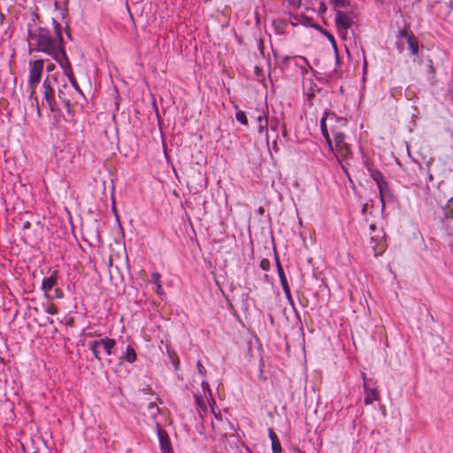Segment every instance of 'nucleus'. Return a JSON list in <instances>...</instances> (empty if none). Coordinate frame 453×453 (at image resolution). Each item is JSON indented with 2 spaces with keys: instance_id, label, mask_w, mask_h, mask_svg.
<instances>
[{
  "instance_id": "nucleus-1",
  "label": "nucleus",
  "mask_w": 453,
  "mask_h": 453,
  "mask_svg": "<svg viewBox=\"0 0 453 453\" xmlns=\"http://www.w3.org/2000/svg\"><path fill=\"white\" fill-rule=\"evenodd\" d=\"M52 24L53 31L36 24H27L29 53L42 52L51 58L64 47L61 25L54 19Z\"/></svg>"
},
{
  "instance_id": "nucleus-2",
  "label": "nucleus",
  "mask_w": 453,
  "mask_h": 453,
  "mask_svg": "<svg viewBox=\"0 0 453 453\" xmlns=\"http://www.w3.org/2000/svg\"><path fill=\"white\" fill-rule=\"evenodd\" d=\"M327 122L337 123L344 125L345 119L337 117L334 112H326V115L320 119V129L324 139L326 140L327 149L329 151H333V141L330 136V127H327Z\"/></svg>"
},
{
  "instance_id": "nucleus-3",
  "label": "nucleus",
  "mask_w": 453,
  "mask_h": 453,
  "mask_svg": "<svg viewBox=\"0 0 453 453\" xmlns=\"http://www.w3.org/2000/svg\"><path fill=\"white\" fill-rule=\"evenodd\" d=\"M54 83L58 84L56 75H48L42 82L43 97L51 111H55L57 110V100L53 87Z\"/></svg>"
},
{
  "instance_id": "nucleus-4",
  "label": "nucleus",
  "mask_w": 453,
  "mask_h": 453,
  "mask_svg": "<svg viewBox=\"0 0 453 453\" xmlns=\"http://www.w3.org/2000/svg\"><path fill=\"white\" fill-rule=\"evenodd\" d=\"M43 68L44 61L42 59L29 61L28 84L32 88L30 97H33L35 94L34 88L41 81Z\"/></svg>"
},
{
  "instance_id": "nucleus-5",
  "label": "nucleus",
  "mask_w": 453,
  "mask_h": 453,
  "mask_svg": "<svg viewBox=\"0 0 453 453\" xmlns=\"http://www.w3.org/2000/svg\"><path fill=\"white\" fill-rule=\"evenodd\" d=\"M363 387L365 393L364 399L365 405H370L379 400V393L372 380H368L365 372L362 373Z\"/></svg>"
},
{
  "instance_id": "nucleus-6",
  "label": "nucleus",
  "mask_w": 453,
  "mask_h": 453,
  "mask_svg": "<svg viewBox=\"0 0 453 453\" xmlns=\"http://www.w3.org/2000/svg\"><path fill=\"white\" fill-rule=\"evenodd\" d=\"M334 23L340 34H346L353 24V17L347 12L338 11L335 13Z\"/></svg>"
},
{
  "instance_id": "nucleus-7",
  "label": "nucleus",
  "mask_w": 453,
  "mask_h": 453,
  "mask_svg": "<svg viewBox=\"0 0 453 453\" xmlns=\"http://www.w3.org/2000/svg\"><path fill=\"white\" fill-rule=\"evenodd\" d=\"M50 276L47 278H44L42 282L41 289L44 292V296L51 300L53 297L49 294V292L55 288L58 283V270H49Z\"/></svg>"
},
{
  "instance_id": "nucleus-8",
  "label": "nucleus",
  "mask_w": 453,
  "mask_h": 453,
  "mask_svg": "<svg viewBox=\"0 0 453 453\" xmlns=\"http://www.w3.org/2000/svg\"><path fill=\"white\" fill-rule=\"evenodd\" d=\"M157 434L159 441V446L162 453H173L171 444L170 437L165 430H164L160 424L156 422Z\"/></svg>"
},
{
  "instance_id": "nucleus-9",
  "label": "nucleus",
  "mask_w": 453,
  "mask_h": 453,
  "mask_svg": "<svg viewBox=\"0 0 453 453\" xmlns=\"http://www.w3.org/2000/svg\"><path fill=\"white\" fill-rule=\"evenodd\" d=\"M258 112V115L256 117V121L257 123V132L259 134H265L266 142L269 144V134H268V126H269V118H268V110H256Z\"/></svg>"
},
{
  "instance_id": "nucleus-10",
  "label": "nucleus",
  "mask_w": 453,
  "mask_h": 453,
  "mask_svg": "<svg viewBox=\"0 0 453 453\" xmlns=\"http://www.w3.org/2000/svg\"><path fill=\"white\" fill-rule=\"evenodd\" d=\"M56 62H58L62 68L65 75L68 78L73 75L72 65L67 58L65 48L63 47L55 55L51 57Z\"/></svg>"
},
{
  "instance_id": "nucleus-11",
  "label": "nucleus",
  "mask_w": 453,
  "mask_h": 453,
  "mask_svg": "<svg viewBox=\"0 0 453 453\" xmlns=\"http://www.w3.org/2000/svg\"><path fill=\"white\" fill-rule=\"evenodd\" d=\"M291 62L301 70V73L303 75L307 74L309 70L311 68L308 60L304 57H302V56H296L294 58L284 57V58H283L284 65H288V63H291Z\"/></svg>"
},
{
  "instance_id": "nucleus-12",
  "label": "nucleus",
  "mask_w": 453,
  "mask_h": 453,
  "mask_svg": "<svg viewBox=\"0 0 453 453\" xmlns=\"http://www.w3.org/2000/svg\"><path fill=\"white\" fill-rule=\"evenodd\" d=\"M332 154L333 158H334L339 165L342 166V168L344 170V166L342 165L343 160H348L352 157V152L350 150L349 145L347 143L343 147H341L339 150H334V148L333 147V151H330Z\"/></svg>"
},
{
  "instance_id": "nucleus-13",
  "label": "nucleus",
  "mask_w": 453,
  "mask_h": 453,
  "mask_svg": "<svg viewBox=\"0 0 453 453\" xmlns=\"http://www.w3.org/2000/svg\"><path fill=\"white\" fill-rule=\"evenodd\" d=\"M373 179L378 186L380 197L381 202V211L385 210L384 193L388 189V182L384 180L381 173H378L373 176Z\"/></svg>"
},
{
  "instance_id": "nucleus-14",
  "label": "nucleus",
  "mask_w": 453,
  "mask_h": 453,
  "mask_svg": "<svg viewBox=\"0 0 453 453\" xmlns=\"http://www.w3.org/2000/svg\"><path fill=\"white\" fill-rule=\"evenodd\" d=\"M330 130L334 137L333 144L334 143V150H337L347 144L345 142L346 135L342 132L337 130V128L332 125L330 126Z\"/></svg>"
},
{
  "instance_id": "nucleus-15",
  "label": "nucleus",
  "mask_w": 453,
  "mask_h": 453,
  "mask_svg": "<svg viewBox=\"0 0 453 453\" xmlns=\"http://www.w3.org/2000/svg\"><path fill=\"white\" fill-rule=\"evenodd\" d=\"M151 279L152 282L156 285V294L160 297L161 300H164L165 293L163 289L160 273L157 272H153L151 273Z\"/></svg>"
},
{
  "instance_id": "nucleus-16",
  "label": "nucleus",
  "mask_w": 453,
  "mask_h": 453,
  "mask_svg": "<svg viewBox=\"0 0 453 453\" xmlns=\"http://www.w3.org/2000/svg\"><path fill=\"white\" fill-rule=\"evenodd\" d=\"M137 358L136 351L134 348L131 345H127L126 348V351L119 357L121 361H126L129 364H133L135 362Z\"/></svg>"
},
{
  "instance_id": "nucleus-17",
  "label": "nucleus",
  "mask_w": 453,
  "mask_h": 453,
  "mask_svg": "<svg viewBox=\"0 0 453 453\" xmlns=\"http://www.w3.org/2000/svg\"><path fill=\"white\" fill-rule=\"evenodd\" d=\"M194 397H195L196 403L198 406L199 410L202 412L206 413L208 411V406H209L208 403L211 401V398L208 399V397H207L205 400V399H203V397L202 396V395L200 393L194 394Z\"/></svg>"
},
{
  "instance_id": "nucleus-18",
  "label": "nucleus",
  "mask_w": 453,
  "mask_h": 453,
  "mask_svg": "<svg viewBox=\"0 0 453 453\" xmlns=\"http://www.w3.org/2000/svg\"><path fill=\"white\" fill-rule=\"evenodd\" d=\"M330 3L334 5L335 13H337L338 11L347 12L350 6L349 0H330Z\"/></svg>"
},
{
  "instance_id": "nucleus-19",
  "label": "nucleus",
  "mask_w": 453,
  "mask_h": 453,
  "mask_svg": "<svg viewBox=\"0 0 453 453\" xmlns=\"http://www.w3.org/2000/svg\"><path fill=\"white\" fill-rule=\"evenodd\" d=\"M102 348L104 349L106 355L111 356L113 354V349L116 346V341L112 338L104 337V342H102Z\"/></svg>"
},
{
  "instance_id": "nucleus-20",
  "label": "nucleus",
  "mask_w": 453,
  "mask_h": 453,
  "mask_svg": "<svg viewBox=\"0 0 453 453\" xmlns=\"http://www.w3.org/2000/svg\"><path fill=\"white\" fill-rule=\"evenodd\" d=\"M276 266H277V273L280 278V281L282 288L289 287L287 277H286L284 270H283V267H282L280 260L278 259V257H276Z\"/></svg>"
},
{
  "instance_id": "nucleus-21",
  "label": "nucleus",
  "mask_w": 453,
  "mask_h": 453,
  "mask_svg": "<svg viewBox=\"0 0 453 453\" xmlns=\"http://www.w3.org/2000/svg\"><path fill=\"white\" fill-rule=\"evenodd\" d=\"M58 99L64 104L66 112L69 115H73V111L71 108V99L68 96H66V95L64 94L63 91H59Z\"/></svg>"
},
{
  "instance_id": "nucleus-22",
  "label": "nucleus",
  "mask_w": 453,
  "mask_h": 453,
  "mask_svg": "<svg viewBox=\"0 0 453 453\" xmlns=\"http://www.w3.org/2000/svg\"><path fill=\"white\" fill-rule=\"evenodd\" d=\"M409 50H411L412 55H418V42L413 35L411 38L407 40Z\"/></svg>"
},
{
  "instance_id": "nucleus-23",
  "label": "nucleus",
  "mask_w": 453,
  "mask_h": 453,
  "mask_svg": "<svg viewBox=\"0 0 453 453\" xmlns=\"http://www.w3.org/2000/svg\"><path fill=\"white\" fill-rule=\"evenodd\" d=\"M235 119L238 122L244 126L249 124L248 118L243 111L238 110L235 113Z\"/></svg>"
},
{
  "instance_id": "nucleus-24",
  "label": "nucleus",
  "mask_w": 453,
  "mask_h": 453,
  "mask_svg": "<svg viewBox=\"0 0 453 453\" xmlns=\"http://www.w3.org/2000/svg\"><path fill=\"white\" fill-rule=\"evenodd\" d=\"M59 91H63L64 94L66 95L70 98V94L72 92V88L68 86L65 80L63 81V83L61 85H58V94Z\"/></svg>"
},
{
  "instance_id": "nucleus-25",
  "label": "nucleus",
  "mask_w": 453,
  "mask_h": 453,
  "mask_svg": "<svg viewBox=\"0 0 453 453\" xmlns=\"http://www.w3.org/2000/svg\"><path fill=\"white\" fill-rule=\"evenodd\" d=\"M208 403H209V407L211 408V411L213 414V416L215 417V418H217L218 420H221L222 418H221L220 411H217L216 408H215V405H216L215 400L211 399V401Z\"/></svg>"
},
{
  "instance_id": "nucleus-26",
  "label": "nucleus",
  "mask_w": 453,
  "mask_h": 453,
  "mask_svg": "<svg viewBox=\"0 0 453 453\" xmlns=\"http://www.w3.org/2000/svg\"><path fill=\"white\" fill-rule=\"evenodd\" d=\"M445 216L448 219H453V197H451L447 203L445 208Z\"/></svg>"
},
{
  "instance_id": "nucleus-27",
  "label": "nucleus",
  "mask_w": 453,
  "mask_h": 453,
  "mask_svg": "<svg viewBox=\"0 0 453 453\" xmlns=\"http://www.w3.org/2000/svg\"><path fill=\"white\" fill-rule=\"evenodd\" d=\"M148 411H149V412H150L151 417L156 418V416L159 412V408H158V406L156 403H150L148 404Z\"/></svg>"
},
{
  "instance_id": "nucleus-28",
  "label": "nucleus",
  "mask_w": 453,
  "mask_h": 453,
  "mask_svg": "<svg viewBox=\"0 0 453 453\" xmlns=\"http://www.w3.org/2000/svg\"><path fill=\"white\" fill-rule=\"evenodd\" d=\"M413 35H414V34L411 31H410L408 29H405V28L400 30L399 33H398V37L399 38H403L406 41L408 39L411 38Z\"/></svg>"
},
{
  "instance_id": "nucleus-29",
  "label": "nucleus",
  "mask_w": 453,
  "mask_h": 453,
  "mask_svg": "<svg viewBox=\"0 0 453 453\" xmlns=\"http://www.w3.org/2000/svg\"><path fill=\"white\" fill-rule=\"evenodd\" d=\"M201 386H202V388H203V391L205 398H207V393H208V395L211 397V399H213L212 396H211V390L210 388V386H209V384L204 380H202Z\"/></svg>"
},
{
  "instance_id": "nucleus-30",
  "label": "nucleus",
  "mask_w": 453,
  "mask_h": 453,
  "mask_svg": "<svg viewBox=\"0 0 453 453\" xmlns=\"http://www.w3.org/2000/svg\"><path fill=\"white\" fill-rule=\"evenodd\" d=\"M272 449L273 453H282V449L279 439L273 440V441H272Z\"/></svg>"
},
{
  "instance_id": "nucleus-31",
  "label": "nucleus",
  "mask_w": 453,
  "mask_h": 453,
  "mask_svg": "<svg viewBox=\"0 0 453 453\" xmlns=\"http://www.w3.org/2000/svg\"><path fill=\"white\" fill-rule=\"evenodd\" d=\"M72 85V88H74L78 93L82 94L81 89L80 88L78 82L74 77V74L67 78Z\"/></svg>"
},
{
  "instance_id": "nucleus-32",
  "label": "nucleus",
  "mask_w": 453,
  "mask_h": 453,
  "mask_svg": "<svg viewBox=\"0 0 453 453\" xmlns=\"http://www.w3.org/2000/svg\"><path fill=\"white\" fill-rule=\"evenodd\" d=\"M104 342V338H101L99 340H95V341H90L88 342V346L89 349H98L99 347H102L103 343Z\"/></svg>"
},
{
  "instance_id": "nucleus-33",
  "label": "nucleus",
  "mask_w": 453,
  "mask_h": 453,
  "mask_svg": "<svg viewBox=\"0 0 453 453\" xmlns=\"http://www.w3.org/2000/svg\"><path fill=\"white\" fill-rule=\"evenodd\" d=\"M280 125V121L277 118H273L271 120H269V127L272 131H277Z\"/></svg>"
},
{
  "instance_id": "nucleus-34",
  "label": "nucleus",
  "mask_w": 453,
  "mask_h": 453,
  "mask_svg": "<svg viewBox=\"0 0 453 453\" xmlns=\"http://www.w3.org/2000/svg\"><path fill=\"white\" fill-rule=\"evenodd\" d=\"M196 369H197L198 373H199L203 378H204V377L206 376V369H205V367L202 365L201 361H197V363H196Z\"/></svg>"
},
{
  "instance_id": "nucleus-35",
  "label": "nucleus",
  "mask_w": 453,
  "mask_h": 453,
  "mask_svg": "<svg viewBox=\"0 0 453 453\" xmlns=\"http://www.w3.org/2000/svg\"><path fill=\"white\" fill-rule=\"evenodd\" d=\"M45 312L50 315H56V314H58V310L54 304H51L45 309Z\"/></svg>"
},
{
  "instance_id": "nucleus-36",
  "label": "nucleus",
  "mask_w": 453,
  "mask_h": 453,
  "mask_svg": "<svg viewBox=\"0 0 453 453\" xmlns=\"http://www.w3.org/2000/svg\"><path fill=\"white\" fill-rule=\"evenodd\" d=\"M282 289L284 291L287 300L289 302L290 304H293L294 302L290 292V287L284 288Z\"/></svg>"
},
{
  "instance_id": "nucleus-37",
  "label": "nucleus",
  "mask_w": 453,
  "mask_h": 453,
  "mask_svg": "<svg viewBox=\"0 0 453 453\" xmlns=\"http://www.w3.org/2000/svg\"><path fill=\"white\" fill-rule=\"evenodd\" d=\"M54 297L57 298V299H61L64 297V292L61 288H54Z\"/></svg>"
},
{
  "instance_id": "nucleus-38",
  "label": "nucleus",
  "mask_w": 453,
  "mask_h": 453,
  "mask_svg": "<svg viewBox=\"0 0 453 453\" xmlns=\"http://www.w3.org/2000/svg\"><path fill=\"white\" fill-rule=\"evenodd\" d=\"M89 349L92 351L95 358L97 359L99 362H102V357L100 355L98 349L95 348V349Z\"/></svg>"
},
{
  "instance_id": "nucleus-39",
  "label": "nucleus",
  "mask_w": 453,
  "mask_h": 453,
  "mask_svg": "<svg viewBox=\"0 0 453 453\" xmlns=\"http://www.w3.org/2000/svg\"><path fill=\"white\" fill-rule=\"evenodd\" d=\"M278 138H279V135L277 134L275 140L272 142V146L270 147V150H273L275 152L279 151V147H278V142H277Z\"/></svg>"
},
{
  "instance_id": "nucleus-40",
  "label": "nucleus",
  "mask_w": 453,
  "mask_h": 453,
  "mask_svg": "<svg viewBox=\"0 0 453 453\" xmlns=\"http://www.w3.org/2000/svg\"><path fill=\"white\" fill-rule=\"evenodd\" d=\"M268 435H269V438H270L271 441H273V440H278L277 434H275V432L272 428L268 429Z\"/></svg>"
},
{
  "instance_id": "nucleus-41",
  "label": "nucleus",
  "mask_w": 453,
  "mask_h": 453,
  "mask_svg": "<svg viewBox=\"0 0 453 453\" xmlns=\"http://www.w3.org/2000/svg\"><path fill=\"white\" fill-rule=\"evenodd\" d=\"M433 162H434V159H433V158H430V159L426 162V168L421 167V168H420V170H421V171H427L428 169L430 170V166H431V165L433 164Z\"/></svg>"
},
{
  "instance_id": "nucleus-42",
  "label": "nucleus",
  "mask_w": 453,
  "mask_h": 453,
  "mask_svg": "<svg viewBox=\"0 0 453 453\" xmlns=\"http://www.w3.org/2000/svg\"><path fill=\"white\" fill-rule=\"evenodd\" d=\"M326 35H327L328 38L330 39V41L333 42L334 47V49H335V53H336V56H337V55H338V51H337V48H336V44H335L334 39V37H333L330 34H328L327 32H326Z\"/></svg>"
},
{
  "instance_id": "nucleus-43",
  "label": "nucleus",
  "mask_w": 453,
  "mask_h": 453,
  "mask_svg": "<svg viewBox=\"0 0 453 453\" xmlns=\"http://www.w3.org/2000/svg\"><path fill=\"white\" fill-rule=\"evenodd\" d=\"M426 173H427L428 181L432 182L434 180V175L431 173V171L428 169Z\"/></svg>"
},
{
  "instance_id": "nucleus-44",
  "label": "nucleus",
  "mask_w": 453,
  "mask_h": 453,
  "mask_svg": "<svg viewBox=\"0 0 453 453\" xmlns=\"http://www.w3.org/2000/svg\"><path fill=\"white\" fill-rule=\"evenodd\" d=\"M367 208H368V204L367 203H365L362 207V210H361V212L362 214H365L367 211Z\"/></svg>"
},
{
  "instance_id": "nucleus-45",
  "label": "nucleus",
  "mask_w": 453,
  "mask_h": 453,
  "mask_svg": "<svg viewBox=\"0 0 453 453\" xmlns=\"http://www.w3.org/2000/svg\"><path fill=\"white\" fill-rule=\"evenodd\" d=\"M282 136H283L284 138H287V137H288V133H287V130H286V127H285V126H283V127H282Z\"/></svg>"
},
{
  "instance_id": "nucleus-46",
  "label": "nucleus",
  "mask_w": 453,
  "mask_h": 453,
  "mask_svg": "<svg viewBox=\"0 0 453 453\" xmlns=\"http://www.w3.org/2000/svg\"><path fill=\"white\" fill-rule=\"evenodd\" d=\"M265 264H268L267 260H263L261 262V267H262L263 270H267V268L265 267Z\"/></svg>"
},
{
  "instance_id": "nucleus-47",
  "label": "nucleus",
  "mask_w": 453,
  "mask_h": 453,
  "mask_svg": "<svg viewBox=\"0 0 453 453\" xmlns=\"http://www.w3.org/2000/svg\"><path fill=\"white\" fill-rule=\"evenodd\" d=\"M55 65L53 64H50L47 66L46 70L47 72H51L54 69Z\"/></svg>"
},
{
  "instance_id": "nucleus-48",
  "label": "nucleus",
  "mask_w": 453,
  "mask_h": 453,
  "mask_svg": "<svg viewBox=\"0 0 453 453\" xmlns=\"http://www.w3.org/2000/svg\"><path fill=\"white\" fill-rule=\"evenodd\" d=\"M375 229H376L375 225H370V230H371L372 232L375 231Z\"/></svg>"
},
{
  "instance_id": "nucleus-49",
  "label": "nucleus",
  "mask_w": 453,
  "mask_h": 453,
  "mask_svg": "<svg viewBox=\"0 0 453 453\" xmlns=\"http://www.w3.org/2000/svg\"><path fill=\"white\" fill-rule=\"evenodd\" d=\"M35 103H36L37 111H38V112H40L39 105H38V100L36 98H35Z\"/></svg>"
},
{
  "instance_id": "nucleus-50",
  "label": "nucleus",
  "mask_w": 453,
  "mask_h": 453,
  "mask_svg": "<svg viewBox=\"0 0 453 453\" xmlns=\"http://www.w3.org/2000/svg\"><path fill=\"white\" fill-rule=\"evenodd\" d=\"M28 226H29V223H28V222H27V223L25 224V227H27Z\"/></svg>"
}]
</instances>
